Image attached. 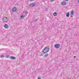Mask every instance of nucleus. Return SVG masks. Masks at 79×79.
I'll use <instances>...</instances> for the list:
<instances>
[{
    "label": "nucleus",
    "mask_w": 79,
    "mask_h": 79,
    "mask_svg": "<svg viewBox=\"0 0 79 79\" xmlns=\"http://www.w3.org/2000/svg\"><path fill=\"white\" fill-rule=\"evenodd\" d=\"M49 50H50V49L48 48H47V47L45 48L43 50V52L44 53H47V52H48Z\"/></svg>",
    "instance_id": "nucleus-1"
},
{
    "label": "nucleus",
    "mask_w": 79,
    "mask_h": 79,
    "mask_svg": "<svg viewBox=\"0 0 79 79\" xmlns=\"http://www.w3.org/2000/svg\"><path fill=\"white\" fill-rule=\"evenodd\" d=\"M60 47V45L59 44H56L54 45V47L56 48H59Z\"/></svg>",
    "instance_id": "nucleus-2"
},
{
    "label": "nucleus",
    "mask_w": 79,
    "mask_h": 79,
    "mask_svg": "<svg viewBox=\"0 0 79 79\" xmlns=\"http://www.w3.org/2000/svg\"><path fill=\"white\" fill-rule=\"evenodd\" d=\"M2 20L4 22H7L8 21V19L7 17H4L2 19Z\"/></svg>",
    "instance_id": "nucleus-3"
},
{
    "label": "nucleus",
    "mask_w": 79,
    "mask_h": 79,
    "mask_svg": "<svg viewBox=\"0 0 79 79\" xmlns=\"http://www.w3.org/2000/svg\"><path fill=\"white\" fill-rule=\"evenodd\" d=\"M35 5H36L35 3V2L32 3L30 5H29V7H33V6H34Z\"/></svg>",
    "instance_id": "nucleus-4"
},
{
    "label": "nucleus",
    "mask_w": 79,
    "mask_h": 79,
    "mask_svg": "<svg viewBox=\"0 0 79 79\" xmlns=\"http://www.w3.org/2000/svg\"><path fill=\"white\" fill-rule=\"evenodd\" d=\"M61 4L62 5V6H64V5H66V2L65 1L62 2H61Z\"/></svg>",
    "instance_id": "nucleus-5"
},
{
    "label": "nucleus",
    "mask_w": 79,
    "mask_h": 79,
    "mask_svg": "<svg viewBox=\"0 0 79 79\" xmlns=\"http://www.w3.org/2000/svg\"><path fill=\"white\" fill-rule=\"evenodd\" d=\"M12 11L13 12H16V7H13Z\"/></svg>",
    "instance_id": "nucleus-6"
},
{
    "label": "nucleus",
    "mask_w": 79,
    "mask_h": 79,
    "mask_svg": "<svg viewBox=\"0 0 79 79\" xmlns=\"http://www.w3.org/2000/svg\"><path fill=\"white\" fill-rule=\"evenodd\" d=\"M10 59L11 60H15L16 57L13 56H11L10 57Z\"/></svg>",
    "instance_id": "nucleus-7"
},
{
    "label": "nucleus",
    "mask_w": 79,
    "mask_h": 79,
    "mask_svg": "<svg viewBox=\"0 0 79 79\" xmlns=\"http://www.w3.org/2000/svg\"><path fill=\"white\" fill-rule=\"evenodd\" d=\"M66 16L68 17V18H69V12H68L66 13Z\"/></svg>",
    "instance_id": "nucleus-8"
},
{
    "label": "nucleus",
    "mask_w": 79,
    "mask_h": 79,
    "mask_svg": "<svg viewBox=\"0 0 79 79\" xmlns=\"http://www.w3.org/2000/svg\"><path fill=\"white\" fill-rule=\"evenodd\" d=\"M4 27H5V28H8V25L7 24H5L4 26Z\"/></svg>",
    "instance_id": "nucleus-9"
},
{
    "label": "nucleus",
    "mask_w": 79,
    "mask_h": 79,
    "mask_svg": "<svg viewBox=\"0 0 79 79\" xmlns=\"http://www.w3.org/2000/svg\"><path fill=\"white\" fill-rule=\"evenodd\" d=\"M53 15L54 16H56L57 15V13H56V12H54L53 14Z\"/></svg>",
    "instance_id": "nucleus-10"
},
{
    "label": "nucleus",
    "mask_w": 79,
    "mask_h": 79,
    "mask_svg": "<svg viewBox=\"0 0 79 79\" xmlns=\"http://www.w3.org/2000/svg\"><path fill=\"white\" fill-rule=\"evenodd\" d=\"M25 17V15H23L20 16V18H24Z\"/></svg>",
    "instance_id": "nucleus-11"
},
{
    "label": "nucleus",
    "mask_w": 79,
    "mask_h": 79,
    "mask_svg": "<svg viewBox=\"0 0 79 79\" xmlns=\"http://www.w3.org/2000/svg\"><path fill=\"white\" fill-rule=\"evenodd\" d=\"M48 56V54H47V53H46L45 56H46V57H47V56Z\"/></svg>",
    "instance_id": "nucleus-12"
},
{
    "label": "nucleus",
    "mask_w": 79,
    "mask_h": 79,
    "mask_svg": "<svg viewBox=\"0 0 79 79\" xmlns=\"http://www.w3.org/2000/svg\"><path fill=\"white\" fill-rule=\"evenodd\" d=\"M10 56V55H5V57L6 58H8Z\"/></svg>",
    "instance_id": "nucleus-13"
},
{
    "label": "nucleus",
    "mask_w": 79,
    "mask_h": 79,
    "mask_svg": "<svg viewBox=\"0 0 79 79\" xmlns=\"http://www.w3.org/2000/svg\"><path fill=\"white\" fill-rule=\"evenodd\" d=\"M1 58H4V55H2L0 56Z\"/></svg>",
    "instance_id": "nucleus-14"
},
{
    "label": "nucleus",
    "mask_w": 79,
    "mask_h": 79,
    "mask_svg": "<svg viewBox=\"0 0 79 79\" xmlns=\"http://www.w3.org/2000/svg\"><path fill=\"white\" fill-rule=\"evenodd\" d=\"M74 14V11H72V12H71V15H73Z\"/></svg>",
    "instance_id": "nucleus-15"
},
{
    "label": "nucleus",
    "mask_w": 79,
    "mask_h": 79,
    "mask_svg": "<svg viewBox=\"0 0 79 79\" xmlns=\"http://www.w3.org/2000/svg\"><path fill=\"white\" fill-rule=\"evenodd\" d=\"M38 21V19H36L34 21L36 22V21Z\"/></svg>",
    "instance_id": "nucleus-16"
},
{
    "label": "nucleus",
    "mask_w": 79,
    "mask_h": 79,
    "mask_svg": "<svg viewBox=\"0 0 79 79\" xmlns=\"http://www.w3.org/2000/svg\"><path fill=\"white\" fill-rule=\"evenodd\" d=\"M51 2H54L55 0H50Z\"/></svg>",
    "instance_id": "nucleus-17"
},
{
    "label": "nucleus",
    "mask_w": 79,
    "mask_h": 79,
    "mask_svg": "<svg viewBox=\"0 0 79 79\" xmlns=\"http://www.w3.org/2000/svg\"><path fill=\"white\" fill-rule=\"evenodd\" d=\"M27 13H28V12L27 11H26L25 12V13L27 14Z\"/></svg>",
    "instance_id": "nucleus-18"
},
{
    "label": "nucleus",
    "mask_w": 79,
    "mask_h": 79,
    "mask_svg": "<svg viewBox=\"0 0 79 79\" xmlns=\"http://www.w3.org/2000/svg\"><path fill=\"white\" fill-rule=\"evenodd\" d=\"M76 57V56H74V57H73L74 58H75Z\"/></svg>",
    "instance_id": "nucleus-19"
},
{
    "label": "nucleus",
    "mask_w": 79,
    "mask_h": 79,
    "mask_svg": "<svg viewBox=\"0 0 79 79\" xmlns=\"http://www.w3.org/2000/svg\"><path fill=\"white\" fill-rule=\"evenodd\" d=\"M40 56H42L43 55H42V54H40Z\"/></svg>",
    "instance_id": "nucleus-20"
},
{
    "label": "nucleus",
    "mask_w": 79,
    "mask_h": 79,
    "mask_svg": "<svg viewBox=\"0 0 79 79\" xmlns=\"http://www.w3.org/2000/svg\"><path fill=\"white\" fill-rule=\"evenodd\" d=\"M38 79H40V77H38Z\"/></svg>",
    "instance_id": "nucleus-21"
},
{
    "label": "nucleus",
    "mask_w": 79,
    "mask_h": 79,
    "mask_svg": "<svg viewBox=\"0 0 79 79\" xmlns=\"http://www.w3.org/2000/svg\"><path fill=\"white\" fill-rule=\"evenodd\" d=\"M64 1H68L69 0H64Z\"/></svg>",
    "instance_id": "nucleus-22"
},
{
    "label": "nucleus",
    "mask_w": 79,
    "mask_h": 79,
    "mask_svg": "<svg viewBox=\"0 0 79 79\" xmlns=\"http://www.w3.org/2000/svg\"><path fill=\"white\" fill-rule=\"evenodd\" d=\"M32 0H30V1H31V2H32Z\"/></svg>",
    "instance_id": "nucleus-23"
},
{
    "label": "nucleus",
    "mask_w": 79,
    "mask_h": 79,
    "mask_svg": "<svg viewBox=\"0 0 79 79\" xmlns=\"http://www.w3.org/2000/svg\"><path fill=\"white\" fill-rule=\"evenodd\" d=\"M46 11H47V10H46Z\"/></svg>",
    "instance_id": "nucleus-24"
}]
</instances>
